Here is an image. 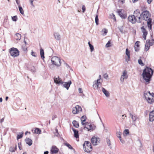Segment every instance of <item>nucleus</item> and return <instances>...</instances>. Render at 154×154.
<instances>
[{
    "instance_id": "f257e3e1",
    "label": "nucleus",
    "mask_w": 154,
    "mask_h": 154,
    "mask_svg": "<svg viewBox=\"0 0 154 154\" xmlns=\"http://www.w3.org/2000/svg\"><path fill=\"white\" fill-rule=\"evenodd\" d=\"M153 70L147 66L143 70V79L147 82H149L153 73Z\"/></svg>"
},
{
    "instance_id": "f03ea898",
    "label": "nucleus",
    "mask_w": 154,
    "mask_h": 154,
    "mask_svg": "<svg viewBox=\"0 0 154 154\" xmlns=\"http://www.w3.org/2000/svg\"><path fill=\"white\" fill-rule=\"evenodd\" d=\"M141 14L143 16V19L145 20H147L148 26L150 29H151L152 27V19L150 18L151 14L149 13V12L147 10L143 11Z\"/></svg>"
},
{
    "instance_id": "7ed1b4c3",
    "label": "nucleus",
    "mask_w": 154,
    "mask_h": 154,
    "mask_svg": "<svg viewBox=\"0 0 154 154\" xmlns=\"http://www.w3.org/2000/svg\"><path fill=\"white\" fill-rule=\"evenodd\" d=\"M84 151L87 152H89L92 150V146L91 143L88 141H85L83 145Z\"/></svg>"
},
{
    "instance_id": "20e7f679",
    "label": "nucleus",
    "mask_w": 154,
    "mask_h": 154,
    "mask_svg": "<svg viewBox=\"0 0 154 154\" xmlns=\"http://www.w3.org/2000/svg\"><path fill=\"white\" fill-rule=\"evenodd\" d=\"M9 52L10 55L13 57H16L19 55V51L18 49L14 47L9 49Z\"/></svg>"
},
{
    "instance_id": "39448f33",
    "label": "nucleus",
    "mask_w": 154,
    "mask_h": 154,
    "mask_svg": "<svg viewBox=\"0 0 154 154\" xmlns=\"http://www.w3.org/2000/svg\"><path fill=\"white\" fill-rule=\"evenodd\" d=\"M51 61L52 64L57 66H60L61 63L60 58L57 56L53 57L51 59Z\"/></svg>"
},
{
    "instance_id": "423d86ee",
    "label": "nucleus",
    "mask_w": 154,
    "mask_h": 154,
    "mask_svg": "<svg viewBox=\"0 0 154 154\" xmlns=\"http://www.w3.org/2000/svg\"><path fill=\"white\" fill-rule=\"evenodd\" d=\"M100 139L98 137L93 136L91 139V142L92 144L94 146L97 145L100 143Z\"/></svg>"
},
{
    "instance_id": "0eeeda50",
    "label": "nucleus",
    "mask_w": 154,
    "mask_h": 154,
    "mask_svg": "<svg viewBox=\"0 0 154 154\" xmlns=\"http://www.w3.org/2000/svg\"><path fill=\"white\" fill-rule=\"evenodd\" d=\"M128 78V75L127 74V72L126 70H124L123 73L122 75H121L120 78V81L122 82H124V79H127Z\"/></svg>"
},
{
    "instance_id": "6e6552de",
    "label": "nucleus",
    "mask_w": 154,
    "mask_h": 154,
    "mask_svg": "<svg viewBox=\"0 0 154 154\" xmlns=\"http://www.w3.org/2000/svg\"><path fill=\"white\" fill-rule=\"evenodd\" d=\"M128 21L133 24L137 22V18L132 15H130L128 18Z\"/></svg>"
},
{
    "instance_id": "1a4fd4ad",
    "label": "nucleus",
    "mask_w": 154,
    "mask_h": 154,
    "mask_svg": "<svg viewBox=\"0 0 154 154\" xmlns=\"http://www.w3.org/2000/svg\"><path fill=\"white\" fill-rule=\"evenodd\" d=\"M63 86L66 88L67 90L69 89V88L72 84V82L71 81H69L68 82H63Z\"/></svg>"
},
{
    "instance_id": "9d476101",
    "label": "nucleus",
    "mask_w": 154,
    "mask_h": 154,
    "mask_svg": "<svg viewBox=\"0 0 154 154\" xmlns=\"http://www.w3.org/2000/svg\"><path fill=\"white\" fill-rule=\"evenodd\" d=\"M54 82L56 84H63V81L61 79L59 78V76H58L56 78L55 77L54 78Z\"/></svg>"
},
{
    "instance_id": "9b49d317",
    "label": "nucleus",
    "mask_w": 154,
    "mask_h": 154,
    "mask_svg": "<svg viewBox=\"0 0 154 154\" xmlns=\"http://www.w3.org/2000/svg\"><path fill=\"white\" fill-rule=\"evenodd\" d=\"M141 29L142 32L143 33V37L144 40H146V36L147 34V32L144 28L143 26L141 27Z\"/></svg>"
},
{
    "instance_id": "f8f14e48",
    "label": "nucleus",
    "mask_w": 154,
    "mask_h": 154,
    "mask_svg": "<svg viewBox=\"0 0 154 154\" xmlns=\"http://www.w3.org/2000/svg\"><path fill=\"white\" fill-rule=\"evenodd\" d=\"M53 35L54 38L57 40H60L61 39V36L60 34L57 32H54L53 33Z\"/></svg>"
},
{
    "instance_id": "ddd939ff",
    "label": "nucleus",
    "mask_w": 154,
    "mask_h": 154,
    "mask_svg": "<svg viewBox=\"0 0 154 154\" xmlns=\"http://www.w3.org/2000/svg\"><path fill=\"white\" fill-rule=\"evenodd\" d=\"M149 40H147L146 41V44L145 45V50L146 51H147L148 50L150 45H152V43H151L149 42Z\"/></svg>"
},
{
    "instance_id": "4468645a",
    "label": "nucleus",
    "mask_w": 154,
    "mask_h": 154,
    "mask_svg": "<svg viewBox=\"0 0 154 154\" xmlns=\"http://www.w3.org/2000/svg\"><path fill=\"white\" fill-rule=\"evenodd\" d=\"M71 129L74 132V136L76 138H79V134L78 131L76 129L74 128H73L72 127Z\"/></svg>"
},
{
    "instance_id": "2eb2a0df",
    "label": "nucleus",
    "mask_w": 154,
    "mask_h": 154,
    "mask_svg": "<svg viewBox=\"0 0 154 154\" xmlns=\"http://www.w3.org/2000/svg\"><path fill=\"white\" fill-rule=\"evenodd\" d=\"M149 120L152 122L154 120V110L151 111L149 115Z\"/></svg>"
},
{
    "instance_id": "dca6fc26",
    "label": "nucleus",
    "mask_w": 154,
    "mask_h": 154,
    "mask_svg": "<svg viewBox=\"0 0 154 154\" xmlns=\"http://www.w3.org/2000/svg\"><path fill=\"white\" fill-rule=\"evenodd\" d=\"M154 95L153 93H151L149 91L145 92L144 93V96L146 99L148 97H149V96H152Z\"/></svg>"
},
{
    "instance_id": "f3484780",
    "label": "nucleus",
    "mask_w": 154,
    "mask_h": 154,
    "mask_svg": "<svg viewBox=\"0 0 154 154\" xmlns=\"http://www.w3.org/2000/svg\"><path fill=\"white\" fill-rule=\"evenodd\" d=\"M58 149L55 146L52 147L51 149V152L52 154H54L57 152Z\"/></svg>"
},
{
    "instance_id": "a211bd4d",
    "label": "nucleus",
    "mask_w": 154,
    "mask_h": 154,
    "mask_svg": "<svg viewBox=\"0 0 154 154\" xmlns=\"http://www.w3.org/2000/svg\"><path fill=\"white\" fill-rule=\"evenodd\" d=\"M102 92L107 97H109L110 96V94L109 92L104 88H102Z\"/></svg>"
},
{
    "instance_id": "6ab92c4d",
    "label": "nucleus",
    "mask_w": 154,
    "mask_h": 154,
    "mask_svg": "<svg viewBox=\"0 0 154 154\" xmlns=\"http://www.w3.org/2000/svg\"><path fill=\"white\" fill-rule=\"evenodd\" d=\"M141 14H140L139 10L137 9L134 11V15H133L136 18Z\"/></svg>"
},
{
    "instance_id": "aec40b11",
    "label": "nucleus",
    "mask_w": 154,
    "mask_h": 154,
    "mask_svg": "<svg viewBox=\"0 0 154 154\" xmlns=\"http://www.w3.org/2000/svg\"><path fill=\"white\" fill-rule=\"evenodd\" d=\"M82 124L83 125H86V124H87V122H85V123H84V122H85L86 120V117L85 116H82L81 119Z\"/></svg>"
},
{
    "instance_id": "412c9836",
    "label": "nucleus",
    "mask_w": 154,
    "mask_h": 154,
    "mask_svg": "<svg viewBox=\"0 0 154 154\" xmlns=\"http://www.w3.org/2000/svg\"><path fill=\"white\" fill-rule=\"evenodd\" d=\"M26 143L29 146H31L32 143V140L29 138H26L25 139Z\"/></svg>"
},
{
    "instance_id": "4be33fe9",
    "label": "nucleus",
    "mask_w": 154,
    "mask_h": 154,
    "mask_svg": "<svg viewBox=\"0 0 154 154\" xmlns=\"http://www.w3.org/2000/svg\"><path fill=\"white\" fill-rule=\"evenodd\" d=\"M129 115L132 119L133 122H135V121L137 119V116L135 114L133 115L131 113H129Z\"/></svg>"
},
{
    "instance_id": "5701e85b",
    "label": "nucleus",
    "mask_w": 154,
    "mask_h": 154,
    "mask_svg": "<svg viewBox=\"0 0 154 154\" xmlns=\"http://www.w3.org/2000/svg\"><path fill=\"white\" fill-rule=\"evenodd\" d=\"M119 15L123 19H125L126 17V15L124 14L122 12L121 10H119L118 11Z\"/></svg>"
},
{
    "instance_id": "b1692460",
    "label": "nucleus",
    "mask_w": 154,
    "mask_h": 154,
    "mask_svg": "<svg viewBox=\"0 0 154 154\" xmlns=\"http://www.w3.org/2000/svg\"><path fill=\"white\" fill-rule=\"evenodd\" d=\"M126 54L128 56V59H126V61L128 62V61H129L130 60V52L128 50V48H127L126 49Z\"/></svg>"
},
{
    "instance_id": "393cba45",
    "label": "nucleus",
    "mask_w": 154,
    "mask_h": 154,
    "mask_svg": "<svg viewBox=\"0 0 154 154\" xmlns=\"http://www.w3.org/2000/svg\"><path fill=\"white\" fill-rule=\"evenodd\" d=\"M40 54L41 58L44 60L45 58L44 52L43 49L42 48H41L40 50Z\"/></svg>"
},
{
    "instance_id": "a878e982",
    "label": "nucleus",
    "mask_w": 154,
    "mask_h": 154,
    "mask_svg": "<svg viewBox=\"0 0 154 154\" xmlns=\"http://www.w3.org/2000/svg\"><path fill=\"white\" fill-rule=\"evenodd\" d=\"M72 123L73 126L76 128H78L79 126V123L76 120L73 121Z\"/></svg>"
},
{
    "instance_id": "bb28decb",
    "label": "nucleus",
    "mask_w": 154,
    "mask_h": 154,
    "mask_svg": "<svg viewBox=\"0 0 154 154\" xmlns=\"http://www.w3.org/2000/svg\"><path fill=\"white\" fill-rule=\"evenodd\" d=\"M88 126H89V129L90 130V131H93L96 128L95 126L94 125L90 124L89 125H88Z\"/></svg>"
},
{
    "instance_id": "cd10ccee",
    "label": "nucleus",
    "mask_w": 154,
    "mask_h": 154,
    "mask_svg": "<svg viewBox=\"0 0 154 154\" xmlns=\"http://www.w3.org/2000/svg\"><path fill=\"white\" fill-rule=\"evenodd\" d=\"M21 35L19 33H16L15 34V38L16 40H20L21 38Z\"/></svg>"
},
{
    "instance_id": "c85d7f7f",
    "label": "nucleus",
    "mask_w": 154,
    "mask_h": 154,
    "mask_svg": "<svg viewBox=\"0 0 154 154\" xmlns=\"http://www.w3.org/2000/svg\"><path fill=\"white\" fill-rule=\"evenodd\" d=\"M17 149V146L16 145L15 147L11 146L10 147L9 151L13 152H15Z\"/></svg>"
},
{
    "instance_id": "c756f323",
    "label": "nucleus",
    "mask_w": 154,
    "mask_h": 154,
    "mask_svg": "<svg viewBox=\"0 0 154 154\" xmlns=\"http://www.w3.org/2000/svg\"><path fill=\"white\" fill-rule=\"evenodd\" d=\"M41 130L38 128H36L34 131V133L36 134H40L41 133Z\"/></svg>"
},
{
    "instance_id": "7c9ffc66",
    "label": "nucleus",
    "mask_w": 154,
    "mask_h": 154,
    "mask_svg": "<svg viewBox=\"0 0 154 154\" xmlns=\"http://www.w3.org/2000/svg\"><path fill=\"white\" fill-rule=\"evenodd\" d=\"M76 109L77 112L79 113L82 111V108L81 106L79 105H77L75 107Z\"/></svg>"
},
{
    "instance_id": "2f4dec72",
    "label": "nucleus",
    "mask_w": 154,
    "mask_h": 154,
    "mask_svg": "<svg viewBox=\"0 0 154 154\" xmlns=\"http://www.w3.org/2000/svg\"><path fill=\"white\" fill-rule=\"evenodd\" d=\"M19 9L20 13L22 15L24 14V11L20 5L18 6Z\"/></svg>"
},
{
    "instance_id": "473e14b6",
    "label": "nucleus",
    "mask_w": 154,
    "mask_h": 154,
    "mask_svg": "<svg viewBox=\"0 0 154 154\" xmlns=\"http://www.w3.org/2000/svg\"><path fill=\"white\" fill-rule=\"evenodd\" d=\"M88 44L89 45L90 49L91 50V52H92L94 50L93 46L90 44V42H88Z\"/></svg>"
},
{
    "instance_id": "72a5a7b5",
    "label": "nucleus",
    "mask_w": 154,
    "mask_h": 154,
    "mask_svg": "<svg viewBox=\"0 0 154 154\" xmlns=\"http://www.w3.org/2000/svg\"><path fill=\"white\" fill-rule=\"evenodd\" d=\"M129 131L128 129H125L124 132V136H126L128 134H129Z\"/></svg>"
},
{
    "instance_id": "f704fd0d",
    "label": "nucleus",
    "mask_w": 154,
    "mask_h": 154,
    "mask_svg": "<svg viewBox=\"0 0 154 154\" xmlns=\"http://www.w3.org/2000/svg\"><path fill=\"white\" fill-rule=\"evenodd\" d=\"M95 22L97 25H98L99 24V19L98 15H97L95 17Z\"/></svg>"
},
{
    "instance_id": "c9c22d12",
    "label": "nucleus",
    "mask_w": 154,
    "mask_h": 154,
    "mask_svg": "<svg viewBox=\"0 0 154 154\" xmlns=\"http://www.w3.org/2000/svg\"><path fill=\"white\" fill-rule=\"evenodd\" d=\"M72 112L73 114H77L78 113V112H77V111L76 109V108H75V107H73V108L72 110Z\"/></svg>"
},
{
    "instance_id": "e433bc0d",
    "label": "nucleus",
    "mask_w": 154,
    "mask_h": 154,
    "mask_svg": "<svg viewBox=\"0 0 154 154\" xmlns=\"http://www.w3.org/2000/svg\"><path fill=\"white\" fill-rule=\"evenodd\" d=\"M64 145L67 146L69 149H72L73 148L72 146L68 143H64Z\"/></svg>"
},
{
    "instance_id": "4c0bfd02",
    "label": "nucleus",
    "mask_w": 154,
    "mask_h": 154,
    "mask_svg": "<svg viewBox=\"0 0 154 154\" xmlns=\"http://www.w3.org/2000/svg\"><path fill=\"white\" fill-rule=\"evenodd\" d=\"M141 15H142L141 14L139 16L137 17L138 18V20H137V22L138 23H140L141 22Z\"/></svg>"
},
{
    "instance_id": "58836bf2",
    "label": "nucleus",
    "mask_w": 154,
    "mask_h": 154,
    "mask_svg": "<svg viewBox=\"0 0 154 154\" xmlns=\"http://www.w3.org/2000/svg\"><path fill=\"white\" fill-rule=\"evenodd\" d=\"M30 70L31 71L34 73L35 72H36L35 68L34 66H32L31 67Z\"/></svg>"
},
{
    "instance_id": "ea45409f",
    "label": "nucleus",
    "mask_w": 154,
    "mask_h": 154,
    "mask_svg": "<svg viewBox=\"0 0 154 154\" xmlns=\"http://www.w3.org/2000/svg\"><path fill=\"white\" fill-rule=\"evenodd\" d=\"M146 99L147 101L148 102L150 103H152L153 100L152 99H151L149 97H148Z\"/></svg>"
},
{
    "instance_id": "a19ab883",
    "label": "nucleus",
    "mask_w": 154,
    "mask_h": 154,
    "mask_svg": "<svg viewBox=\"0 0 154 154\" xmlns=\"http://www.w3.org/2000/svg\"><path fill=\"white\" fill-rule=\"evenodd\" d=\"M138 63L141 66H143L144 65L143 63V62L142 60L140 59L138 60Z\"/></svg>"
},
{
    "instance_id": "79ce46f5",
    "label": "nucleus",
    "mask_w": 154,
    "mask_h": 154,
    "mask_svg": "<svg viewBox=\"0 0 154 154\" xmlns=\"http://www.w3.org/2000/svg\"><path fill=\"white\" fill-rule=\"evenodd\" d=\"M31 54L32 56L34 57H37V54L35 52L33 51H32Z\"/></svg>"
},
{
    "instance_id": "37998d69",
    "label": "nucleus",
    "mask_w": 154,
    "mask_h": 154,
    "mask_svg": "<svg viewBox=\"0 0 154 154\" xmlns=\"http://www.w3.org/2000/svg\"><path fill=\"white\" fill-rule=\"evenodd\" d=\"M88 127L89 126H88V125H87V124H86V125H84L83 128L88 131H89L90 130L89 129Z\"/></svg>"
},
{
    "instance_id": "c03bdc74",
    "label": "nucleus",
    "mask_w": 154,
    "mask_h": 154,
    "mask_svg": "<svg viewBox=\"0 0 154 154\" xmlns=\"http://www.w3.org/2000/svg\"><path fill=\"white\" fill-rule=\"evenodd\" d=\"M110 40H109L107 42V43H106V48H108L109 47H110L111 46L110 45Z\"/></svg>"
},
{
    "instance_id": "a18cd8bd",
    "label": "nucleus",
    "mask_w": 154,
    "mask_h": 154,
    "mask_svg": "<svg viewBox=\"0 0 154 154\" xmlns=\"http://www.w3.org/2000/svg\"><path fill=\"white\" fill-rule=\"evenodd\" d=\"M12 20L14 21H16L17 20V16H14L12 17Z\"/></svg>"
},
{
    "instance_id": "49530a36",
    "label": "nucleus",
    "mask_w": 154,
    "mask_h": 154,
    "mask_svg": "<svg viewBox=\"0 0 154 154\" xmlns=\"http://www.w3.org/2000/svg\"><path fill=\"white\" fill-rule=\"evenodd\" d=\"M23 133L21 134L17 135V139L18 140L20 139L21 138H22L23 136Z\"/></svg>"
},
{
    "instance_id": "de8ad7c7",
    "label": "nucleus",
    "mask_w": 154,
    "mask_h": 154,
    "mask_svg": "<svg viewBox=\"0 0 154 154\" xmlns=\"http://www.w3.org/2000/svg\"><path fill=\"white\" fill-rule=\"evenodd\" d=\"M102 32H103V34L105 35H106V34L107 33V32H108V30H107V29H106L105 28H104L102 30Z\"/></svg>"
},
{
    "instance_id": "09e8293b",
    "label": "nucleus",
    "mask_w": 154,
    "mask_h": 154,
    "mask_svg": "<svg viewBox=\"0 0 154 154\" xmlns=\"http://www.w3.org/2000/svg\"><path fill=\"white\" fill-rule=\"evenodd\" d=\"M116 135L117 137L119 138L120 139L121 137V133L120 132H117L116 133Z\"/></svg>"
},
{
    "instance_id": "8fccbe9b",
    "label": "nucleus",
    "mask_w": 154,
    "mask_h": 154,
    "mask_svg": "<svg viewBox=\"0 0 154 154\" xmlns=\"http://www.w3.org/2000/svg\"><path fill=\"white\" fill-rule=\"evenodd\" d=\"M82 12L83 13L85 12L86 10L85 7L84 5H82Z\"/></svg>"
},
{
    "instance_id": "3c124183",
    "label": "nucleus",
    "mask_w": 154,
    "mask_h": 154,
    "mask_svg": "<svg viewBox=\"0 0 154 154\" xmlns=\"http://www.w3.org/2000/svg\"><path fill=\"white\" fill-rule=\"evenodd\" d=\"M55 132L54 133L55 135L56 136H57L58 135V134H59V133H58V130L57 129H56L55 130Z\"/></svg>"
},
{
    "instance_id": "603ef678",
    "label": "nucleus",
    "mask_w": 154,
    "mask_h": 154,
    "mask_svg": "<svg viewBox=\"0 0 154 154\" xmlns=\"http://www.w3.org/2000/svg\"><path fill=\"white\" fill-rule=\"evenodd\" d=\"M29 1L31 5L33 7H34V5L33 4V2H34L33 0H29Z\"/></svg>"
},
{
    "instance_id": "864d4df0",
    "label": "nucleus",
    "mask_w": 154,
    "mask_h": 154,
    "mask_svg": "<svg viewBox=\"0 0 154 154\" xmlns=\"http://www.w3.org/2000/svg\"><path fill=\"white\" fill-rule=\"evenodd\" d=\"M18 147L20 150H21L22 148L21 147V143H19L18 144Z\"/></svg>"
},
{
    "instance_id": "5fc2aeb1",
    "label": "nucleus",
    "mask_w": 154,
    "mask_h": 154,
    "mask_svg": "<svg viewBox=\"0 0 154 154\" xmlns=\"http://www.w3.org/2000/svg\"><path fill=\"white\" fill-rule=\"evenodd\" d=\"M93 88H94V89H97L98 90L99 89V88L97 87V86L96 85H95V84H94L93 85Z\"/></svg>"
},
{
    "instance_id": "6e6d98bb",
    "label": "nucleus",
    "mask_w": 154,
    "mask_h": 154,
    "mask_svg": "<svg viewBox=\"0 0 154 154\" xmlns=\"http://www.w3.org/2000/svg\"><path fill=\"white\" fill-rule=\"evenodd\" d=\"M119 30L122 33H123V27H121L119 28Z\"/></svg>"
},
{
    "instance_id": "4d7b16f0",
    "label": "nucleus",
    "mask_w": 154,
    "mask_h": 154,
    "mask_svg": "<svg viewBox=\"0 0 154 154\" xmlns=\"http://www.w3.org/2000/svg\"><path fill=\"white\" fill-rule=\"evenodd\" d=\"M139 42H138V41H137L136 43H135V46H136V47L137 48H138L139 47Z\"/></svg>"
},
{
    "instance_id": "13d9d810",
    "label": "nucleus",
    "mask_w": 154,
    "mask_h": 154,
    "mask_svg": "<svg viewBox=\"0 0 154 154\" xmlns=\"http://www.w3.org/2000/svg\"><path fill=\"white\" fill-rule=\"evenodd\" d=\"M106 142L108 146H110V140L109 139H107Z\"/></svg>"
},
{
    "instance_id": "bf43d9fd",
    "label": "nucleus",
    "mask_w": 154,
    "mask_h": 154,
    "mask_svg": "<svg viewBox=\"0 0 154 154\" xmlns=\"http://www.w3.org/2000/svg\"><path fill=\"white\" fill-rule=\"evenodd\" d=\"M111 16L112 17V18L114 19V20L116 21V18L115 15L114 14H112V15H111Z\"/></svg>"
},
{
    "instance_id": "052dcab7",
    "label": "nucleus",
    "mask_w": 154,
    "mask_h": 154,
    "mask_svg": "<svg viewBox=\"0 0 154 154\" xmlns=\"http://www.w3.org/2000/svg\"><path fill=\"white\" fill-rule=\"evenodd\" d=\"M22 48L24 51L26 50L27 48L25 47V45H23L22 46Z\"/></svg>"
},
{
    "instance_id": "680f3d73",
    "label": "nucleus",
    "mask_w": 154,
    "mask_h": 154,
    "mask_svg": "<svg viewBox=\"0 0 154 154\" xmlns=\"http://www.w3.org/2000/svg\"><path fill=\"white\" fill-rule=\"evenodd\" d=\"M103 76H104V78H105L106 79H107L108 77V75L106 73Z\"/></svg>"
},
{
    "instance_id": "e2e57ef3",
    "label": "nucleus",
    "mask_w": 154,
    "mask_h": 154,
    "mask_svg": "<svg viewBox=\"0 0 154 154\" xmlns=\"http://www.w3.org/2000/svg\"><path fill=\"white\" fill-rule=\"evenodd\" d=\"M122 119L124 120L125 119V117H126V116H125V115H123L122 116Z\"/></svg>"
},
{
    "instance_id": "0e129e2a",
    "label": "nucleus",
    "mask_w": 154,
    "mask_h": 154,
    "mask_svg": "<svg viewBox=\"0 0 154 154\" xmlns=\"http://www.w3.org/2000/svg\"><path fill=\"white\" fill-rule=\"evenodd\" d=\"M119 140L122 143H125V141L122 139V138L121 137L120 139H119Z\"/></svg>"
},
{
    "instance_id": "69168bd1",
    "label": "nucleus",
    "mask_w": 154,
    "mask_h": 154,
    "mask_svg": "<svg viewBox=\"0 0 154 154\" xmlns=\"http://www.w3.org/2000/svg\"><path fill=\"white\" fill-rule=\"evenodd\" d=\"M57 118L56 115H54L52 116V120H54L55 119Z\"/></svg>"
},
{
    "instance_id": "338daca9",
    "label": "nucleus",
    "mask_w": 154,
    "mask_h": 154,
    "mask_svg": "<svg viewBox=\"0 0 154 154\" xmlns=\"http://www.w3.org/2000/svg\"><path fill=\"white\" fill-rule=\"evenodd\" d=\"M79 92L80 93H82V89L81 88H79Z\"/></svg>"
},
{
    "instance_id": "774afa93",
    "label": "nucleus",
    "mask_w": 154,
    "mask_h": 154,
    "mask_svg": "<svg viewBox=\"0 0 154 154\" xmlns=\"http://www.w3.org/2000/svg\"><path fill=\"white\" fill-rule=\"evenodd\" d=\"M152 0H147V3L149 4H150L152 2Z\"/></svg>"
}]
</instances>
